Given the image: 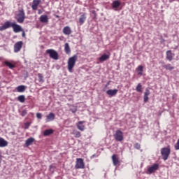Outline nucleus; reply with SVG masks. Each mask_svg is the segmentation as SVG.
<instances>
[{
  "label": "nucleus",
  "instance_id": "f257e3e1",
  "mask_svg": "<svg viewBox=\"0 0 179 179\" xmlns=\"http://www.w3.org/2000/svg\"><path fill=\"white\" fill-rule=\"evenodd\" d=\"M9 27L13 28L14 33H20V31H23V29L20 25L10 21H6L3 26H0V31H3V30H6V29H9Z\"/></svg>",
  "mask_w": 179,
  "mask_h": 179
},
{
  "label": "nucleus",
  "instance_id": "f03ea898",
  "mask_svg": "<svg viewBox=\"0 0 179 179\" xmlns=\"http://www.w3.org/2000/svg\"><path fill=\"white\" fill-rule=\"evenodd\" d=\"M78 61V55H75L73 57H70L67 62V68L69 72H72L76 62Z\"/></svg>",
  "mask_w": 179,
  "mask_h": 179
},
{
  "label": "nucleus",
  "instance_id": "7ed1b4c3",
  "mask_svg": "<svg viewBox=\"0 0 179 179\" xmlns=\"http://www.w3.org/2000/svg\"><path fill=\"white\" fill-rule=\"evenodd\" d=\"M170 153H171V150L169 147L163 148L161 149V155L162 156L163 160L166 161L169 159L170 156Z\"/></svg>",
  "mask_w": 179,
  "mask_h": 179
},
{
  "label": "nucleus",
  "instance_id": "20e7f679",
  "mask_svg": "<svg viewBox=\"0 0 179 179\" xmlns=\"http://www.w3.org/2000/svg\"><path fill=\"white\" fill-rule=\"evenodd\" d=\"M46 54H48L50 58H52V59H55V61L58 60L59 57L58 52L54 49L46 50Z\"/></svg>",
  "mask_w": 179,
  "mask_h": 179
},
{
  "label": "nucleus",
  "instance_id": "39448f33",
  "mask_svg": "<svg viewBox=\"0 0 179 179\" xmlns=\"http://www.w3.org/2000/svg\"><path fill=\"white\" fill-rule=\"evenodd\" d=\"M113 136L117 142H122L124 141V133L121 130H117Z\"/></svg>",
  "mask_w": 179,
  "mask_h": 179
},
{
  "label": "nucleus",
  "instance_id": "423d86ee",
  "mask_svg": "<svg viewBox=\"0 0 179 179\" xmlns=\"http://www.w3.org/2000/svg\"><path fill=\"white\" fill-rule=\"evenodd\" d=\"M75 169H76V170H79V169H85V162H83V159H76Z\"/></svg>",
  "mask_w": 179,
  "mask_h": 179
},
{
  "label": "nucleus",
  "instance_id": "0eeeda50",
  "mask_svg": "<svg viewBox=\"0 0 179 179\" xmlns=\"http://www.w3.org/2000/svg\"><path fill=\"white\" fill-rule=\"evenodd\" d=\"M17 22L18 23H23V22H24V19H26L25 14H24V10H20L19 11V13L17 15Z\"/></svg>",
  "mask_w": 179,
  "mask_h": 179
},
{
  "label": "nucleus",
  "instance_id": "6e6552de",
  "mask_svg": "<svg viewBox=\"0 0 179 179\" xmlns=\"http://www.w3.org/2000/svg\"><path fill=\"white\" fill-rule=\"evenodd\" d=\"M23 47V41L16 42L14 45V52H19Z\"/></svg>",
  "mask_w": 179,
  "mask_h": 179
},
{
  "label": "nucleus",
  "instance_id": "1a4fd4ad",
  "mask_svg": "<svg viewBox=\"0 0 179 179\" xmlns=\"http://www.w3.org/2000/svg\"><path fill=\"white\" fill-rule=\"evenodd\" d=\"M112 161L113 166H121V162H120V159L117 157V155L114 154L112 156Z\"/></svg>",
  "mask_w": 179,
  "mask_h": 179
},
{
  "label": "nucleus",
  "instance_id": "9d476101",
  "mask_svg": "<svg viewBox=\"0 0 179 179\" xmlns=\"http://www.w3.org/2000/svg\"><path fill=\"white\" fill-rule=\"evenodd\" d=\"M156 170H159V164H154L152 166L148 168V171L150 174L155 173Z\"/></svg>",
  "mask_w": 179,
  "mask_h": 179
},
{
  "label": "nucleus",
  "instance_id": "9b49d317",
  "mask_svg": "<svg viewBox=\"0 0 179 179\" xmlns=\"http://www.w3.org/2000/svg\"><path fill=\"white\" fill-rule=\"evenodd\" d=\"M4 64L6 66H8L10 69H13V68H16V62L15 61H11V62L6 61L4 62Z\"/></svg>",
  "mask_w": 179,
  "mask_h": 179
},
{
  "label": "nucleus",
  "instance_id": "f8f14e48",
  "mask_svg": "<svg viewBox=\"0 0 179 179\" xmlns=\"http://www.w3.org/2000/svg\"><path fill=\"white\" fill-rule=\"evenodd\" d=\"M117 93H118V90H108L106 91V94L109 96V97H114V96H117Z\"/></svg>",
  "mask_w": 179,
  "mask_h": 179
},
{
  "label": "nucleus",
  "instance_id": "ddd939ff",
  "mask_svg": "<svg viewBox=\"0 0 179 179\" xmlns=\"http://www.w3.org/2000/svg\"><path fill=\"white\" fill-rule=\"evenodd\" d=\"M41 3V0H34L32 1L31 8L33 10H37V8H38V5Z\"/></svg>",
  "mask_w": 179,
  "mask_h": 179
},
{
  "label": "nucleus",
  "instance_id": "4468645a",
  "mask_svg": "<svg viewBox=\"0 0 179 179\" xmlns=\"http://www.w3.org/2000/svg\"><path fill=\"white\" fill-rule=\"evenodd\" d=\"M85 122H86L85 121H79L78 123H77V128L78 129H79V131H85V125H83V124H85Z\"/></svg>",
  "mask_w": 179,
  "mask_h": 179
},
{
  "label": "nucleus",
  "instance_id": "2eb2a0df",
  "mask_svg": "<svg viewBox=\"0 0 179 179\" xmlns=\"http://www.w3.org/2000/svg\"><path fill=\"white\" fill-rule=\"evenodd\" d=\"M55 120V114H54L53 113H50L46 116V122H50L51 121H54Z\"/></svg>",
  "mask_w": 179,
  "mask_h": 179
},
{
  "label": "nucleus",
  "instance_id": "dca6fc26",
  "mask_svg": "<svg viewBox=\"0 0 179 179\" xmlns=\"http://www.w3.org/2000/svg\"><path fill=\"white\" fill-rule=\"evenodd\" d=\"M100 62H104V61H107V59H110V52L108 55L103 54L99 57Z\"/></svg>",
  "mask_w": 179,
  "mask_h": 179
},
{
  "label": "nucleus",
  "instance_id": "f3484780",
  "mask_svg": "<svg viewBox=\"0 0 179 179\" xmlns=\"http://www.w3.org/2000/svg\"><path fill=\"white\" fill-rule=\"evenodd\" d=\"M174 53L171 52V50H167L166 51V59H168V61L171 62V60L173 59V58H174Z\"/></svg>",
  "mask_w": 179,
  "mask_h": 179
},
{
  "label": "nucleus",
  "instance_id": "a211bd4d",
  "mask_svg": "<svg viewBox=\"0 0 179 179\" xmlns=\"http://www.w3.org/2000/svg\"><path fill=\"white\" fill-rule=\"evenodd\" d=\"M41 23H48V16L47 15H42L39 17Z\"/></svg>",
  "mask_w": 179,
  "mask_h": 179
},
{
  "label": "nucleus",
  "instance_id": "6ab92c4d",
  "mask_svg": "<svg viewBox=\"0 0 179 179\" xmlns=\"http://www.w3.org/2000/svg\"><path fill=\"white\" fill-rule=\"evenodd\" d=\"M63 33L64 34H66V36H69V34H71L72 29H71V27L69 26L64 27L63 29Z\"/></svg>",
  "mask_w": 179,
  "mask_h": 179
},
{
  "label": "nucleus",
  "instance_id": "aec40b11",
  "mask_svg": "<svg viewBox=\"0 0 179 179\" xmlns=\"http://www.w3.org/2000/svg\"><path fill=\"white\" fill-rule=\"evenodd\" d=\"M150 94V91L149 90H145L144 92V103H148L149 101V95Z\"/></svg>",
  "mask_w": 179,
  "mask_h": 179
},
{
  "label": "nucleus",
  "instance_id": "412c9836",
  "mask_svg": "<svg viewBox=\"0 0 179 179\" xmlns=\"http://www.w3.org/2000/svg\"><path fill=\"white\" fill-rule=\"evenodd\" d=\"M8 146V141L0 137V148H6Z\"/></svg>",
  "mask_w": 179,
  "mask_h": 179
},
{
  "label": "nucleus",
  "instance_id": "4be33fe9",
  "mask_svg": "<svg viewBox=\"0 0 179 179\" xmlns=\"http://www.w3.org/2000/svg\"><path fill=\"white\" fill-rule=\"evenodd\" d=\"M85 22H86V14L83 13V15H81L80 16V18H79V23H80V26H82V24H83V23H85Z\"/></svg>",
  "mask_w": 179,
  "mask_h": 179
},
{
  "label": "nucleus",
  "instance_id": "5701e85b",
  "mask_svg": "<svg viewBox=\"0 0 179 179\" xmlns=\"http://www.w3.org/2000/svg\"><path fill=\"white\" fill-rule=\"evenodd\" d=\"M17 92L18 93H23L24 92L26 91V86L24 85H19L18 87H16Z\"/></svg>",
  "mask_w": 179,
  "mask_h": 179
},
{
  "label": "nucleus",
  "instance_id": "b1692460",
  "mask_svg": "<svg viewBox=\"0 0 179 179\" xmlns=\"http://www.w3.org/2000/svg\"><path fill=\"white\" fill-rule=\"evenodd\" d=\"M52 134H54V130H52V129H46L43 132V136H50V135H52Z\"/></svg>",
  "mask_w": 179,
  "mask_h": 179
},
{
  "label": "nucleus",
  "instance_id": "393cba45",
  "mask_svg": "<svg viewBox=\"0 0 179 179\" xmlns=\"http://www.w3.org/2000/svg\"><path fill=\"white\" fill-rule=\"evenodd\" d=\"M163 68H164V69H166V71H173L175 69V67L171 65V64H164L163 66Z\"/></svg>",
  "mask_w": 179,
  "mask_h": 179
},
{
  "label": "nucleus",
  "instance_id": "a878e982",
  "mask_svg": "<svg viewBox=\"0 0 179 179\" xmlns=\"http://www.w3.org/2000/svg\"><path fill=\"white\" fill-rule=\"evenodd\" d=\"M120 5H121V1H120V0L114 1L112 3V6L115 9H117V8H120Z\"/></svg>",
  "mask_w": 179,
  "mask_h": 179
},
{
  "label": "nucleus",
  "instance_id": "bb28decb",
  "mask_svg": "<svg viewBox=\"0 0 179 179\" xmlns=\"http://www.w3.org/2000/svg\"><path fill=\"white\" fill-rule=\"evenodd\" d=\"M33 142H34V138L33 137H30L29 138L26 140L25 145L26 146L29 147L33 144Z\"/></svg>",
  "mask_w": 179,
  "mask_h": 179
},
{
  "label": "nucleus",
  "instance_id": "cd10ccee",
  "mask_svg": "<svg viewBox=\"0 0 179 179\" xmlns=\"http://www.w3.org/2000/svg\"><path fill=\"white\" fill-rule=\"evenodd\" d=\"M64 51L66 54H71V48L69 47V43H65Z\"/></svg>",
  "mask_w": 179,
  "mask_h": 179
},
{
  "label": "nucleus",
  "instance_id": "c85d7f7f",
  "mask_svg": "<svg viewBox=\"0 0 179 179\" xmlns=\"http://www.w3.org/2000/svg\"><path fill=\"white\" fill-rule=\"evenodd\" d=\"M136 71L138 72V75L142 76L143 72V67L142 66H138L136 69Z\"/></svg>",
  "mask_w": 179,
  "mask_h": 179
},
{
  "label": "nucleus",
  "instance_id": "c756f323",
  "mask_svg": "<svg viewBox=\"0 0 179 179\" xmlns=\"http://www.w3.org/2000/svg\"><path fill=\"white\" fill-rule=\"evenodd\" d=\"M72 134L74 135L75 138H80V136H82V134L78 130H73Z\"/></svg>",
  "mask_w": 179,
  "mask_h": 179
},
{
  "label": "nucleus",
  "instance_id": "7c9ffc66",
  "mask_svg": "<svg viewBox=\"0 0 179 179\" xmlns=\"http://www.w3.org/2000/svg\"><path fill=\"white\" fill-rule=\"evenodd\" d=\"M17 100L18 101H20V103H24V101H26V97L24 96V95H20L17 97Z\"/></svg>",
  "mask_w": 179,
  "mask_h": 179
},
{
  "label": "nucleus",
  "instance_id": "2f4dec72",
  "mask_svg": "<svg viewBox=\"0 0 179 179\" xmlns=\"http://www.w3.org/2000/svg\"><path fill=\"white\" fill-rule=\"evenodd\" d=\"M136 92H138V93H142V84L138 83L136 87Z\"/></svg>",
  "mask_w": 179,
  "mask_h": 179
},
{
  "label": "nucleus",
  "instance_id": "473e14b6",
  "mask_svg": "<svg viewBox=\"0 0 179 179\" xmlns=\"http://www.w3.org/2000/svg\"><path fill=\"white\" fill-rule=\"evenodd\" d=\"M38 81L43 83L44 82V77L43 76V74L41 73H38Z\"/></svg>",
  "mask_w": 179,
  "mask_h": 179
},
{
  "label": "nucleus",
  "instance_id": "72a5a7b5",
  "mask_svg": "<svg viewBox=\"0 0 179 179\" xmlns=\"http://www.w3.org/2000/svg\"><path fill=\"white\" fill-rule=\"evenodd\" d=\"M70 111H71V113H73V114H75V113H76V111H78V108L76 106H72L70 108Z\"/></svg>",
  "mask_w": 179,
  "mask_h": 179
},
{
  "label": "nucleus",
  "instance_id": "f704fd0d",
  "mask_svg": "<svg viewBox=\"0 0 179 179\" xmlns=\"http://www.w3.org/2000/svg\"><path fill=\"white\" fill-rule=\"evenodd\" d=\"M176 150H179V139L177 141V143L175 145Z\"/></svg>",
  "mask_w": 179,
  "mask_h": 179
},
{
  "label": "nucleus",
  "instance_id": "c9c22d12",
  "mask_svg": "<svg viewBox=\"0 0 179 179\" xmlns=\"http://www.w3.org/2000/svg\"><path fill=\"white\" fill-rule=\"evenodd\" d=\"M29 127H30V122H26L24 124V129H29Z\"/></svg>",
  "mask_w": 179,
  "mask_h": 179
},
{
  "label": "nucleus",
  "instance_id": "e433bc0d",
  "mask_svg": "<svg viewBox=\"0 0 179 179\" xmlns=\"http://www.w3.org/2000/svg\"><path fill=\"white\" fill-rule=\"evenodd\" d=\"M36 118L41 120V118H43V115L41 113H36Z\"/></svg>",
  "mask_w": 179,
  "mask_h": 179
},
{
  "label": "nucleus",
  "instance_id": "4c0bfd02",
  "mask_svg": "<svg viewBox=\"0 0 179 179\" xmlns=\"http://www.w3.org/2000/svg\"><path fill=\"white\" fill-rule=\"evenodd\" d=\"M134 148H135V149H138V150H139V149H141V144H139V143H136L135 145H134Z\"/></svg>",
  "mask_w": 179,
  "mask_h": 179
},
{
  "label": "nucleus",
  "instance_id": "58836bf2",
  "mask_svg": "<svg viewBox=\"0 0 179 179\" xmlns=\"http://www.w3.org/2000/svg\"><path fill=\"white\" fill-rule=\"evenodd\" d=\"M26 114H27V110H22L21 115H22V117H24L26 115Z\"/></svg>",
  "mask_w": 179,
  "mask_h": 179
},
{
  "label": "nucleus",
  "instance_id": "ea45409f",
  "mask_svg": "<svg viewBox=\"0 0 179 179\" xmlns=\"http://www.w3.org/2000/svg\"><path fill=\"white\" fill-rule=\"evenodd\" d=\"M22 36L26 37V34L24 33V31H22Z\"/></svg>",
  "mask_w": 179,
  "mask_h": 179
},
{
  "label": "nucleus",
  "instance_id": "a19ab883",
  "mask_svg": "<svg viewBox=\"0 0 179 179\" xmlns=\"http://www.w3.org/2000/svg\"><path fill=\"white\" fill-rule=\"evenodd\" d=\"M38 15H41V10H38Z\"/></svg>",
  "mask_w": 179,
  "mask_h": 179
},
{
  "label": "nucleus",
  "instance_id": "79ce46f5",
  "mask_svg": "<svg viewBox=\"0 0 179 179\" xmlns=\"http://www.w3.org/2000/svg\"><path fill=\"white\" fill-rule=\"evenodd\" d=\"M110 85V83H108L107 85H106L105 87H107Z\"/></svg>",
  "mask_w": 179,
  "mask_h": 179
},
{
  "label": "nucleus",
  "instance_id": "37998d69",
  "mask_svg": "<svg viewBox=\"0 0 179 179\" xmlns=\"http://www.w3.org/2000/svg\"><path fill=\"white\" fill-rule=\"evenodd\" d=\"M172 1H176V0H172Z\"/></svg>",
  "mask_w": 179,
  "mask_h": 179
}]
</instances>
